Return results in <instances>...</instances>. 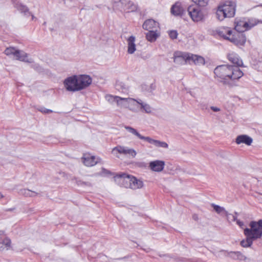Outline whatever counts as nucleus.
<instances>
[{
	"mask_svg": "<svg viewBox=\"0 0 262 262\" xmlns=\"http://www.w3.org/2000/svg\"><path fill=\"white\" fill-rule=\"evenodd\" d=\"M64 84L66 89L69 91H78V85L76 75H74L66 78L64 81Z\"/></svg>",
	"mask_w": 262,
	"mask_h": 262,
	"instance_id": "nucleus-12",
	"label": "nucleus"
},
{
	"mask_svg": "<svg viewBox=\"0 0 262 262\" xmlns=\"http://www.w3.org/2000/svg\"><path fill=\"white\" fill-rule=\"evenodd\" d=\"M210 109L215 112H220L221 111L220 108L216 107V106H211L210 107Z\"/></svg>",
	"mask_w": 262,
	"mask_h": 262,
	"instance_id": "nucleus-41",
	"label": "nucleus"
},
{
	"mask_svg": "<svg viewBox=\"0 0 262 262\" xmlns=\"http://www.w3.org/2000/svg\"><path fill=\"white\" fill-rule=\"evenodd\" d=\"M139 99H135L131 98L130 100H129V102L127 108H128L129 110L133 112H137L136 107L137 106V105L138 104L137 101L138 100H139Z\"/></svg>",
	"mask_w": 262,
	"mask_h": 262,
	"instance_id": "nucleus-34",
	"label": "nucleus"
},
{
	"mask_svg": "<svg viewBox=\"0 0 262 262\" xmlns=\"http://www.w3.org/2000/svg\"><path fill=\"white\" fill-rule=\"evenodd\" d=\"M165 165V162L163 161L155 160L149 163V167L154 171L161 172L163 170Z\"/></svg>",
	"mask_w": 262,
	"mask_h": 262,
	"instance_id": "nucleus-16",
	"label": "nucleus"
},
{
	"mask_svg": "<svg viewBox=\"0 0 262 262\" xmlns=\"http://www.w3.org/2000/svg\"><path fill=\"white\" fill-rule=\"evenodd\" d=\"M199 105H200V108L202 110L207 109V105L206 104L200 103Z\"/></svg>",
	"mask_w": 262,
	"mask_h": 262,
	"instance_id": "nucleus-42",
	"label": "nucleus"
},
{
	"mask_svg": "<svg viewBox=\"0 0 262 262\" xmlns=\"http://www.w3.org/2000/svg\"><path fill=\"white\" fill-rule=\"evenodd\" d=\"M216 34L225 39L228 40L232 33V31L229 28L224 27L216 31Z\"/></svg>",
	"mask_w": 262,
	"mask_h": 262,
	"instance_id": "nucleus-19",
	"label": "nucleus"
},
{
	"mask_svg": "<svg viewBox=\"0 0 262 262\" xmlns=\"http://www.w3.org/2000/svg\"><path fill=\"white\" fill-rule=\"evenodd\" d=\"M159 35L158 30H150L146 34V37L148 41L152 42L156 41Z\"/></svg>",
	"mask_w": 262,
	"mask_h": 262,
	"instance_id": "nucleus-25",
	"label": "nucleus"
},
{
	"mask_svg": "<svg viewBox=\"0 0 262 262\" xmlns=\"http://www.w3.org/2000/svg\"><path fill=\"white\" fill-rule=\"evenodd\" d=\"M190 59L189 64L194 63L195 65H204L205 63L204 58L196 55L192 54L189 53Z\"/></svg>",
	"mask_w": 262,
	"mask_h": 262,
	"instance_id": "nucleus-22",
	"label": "nucleus"
},
{
	"mask_svg": "<svg viewBox=\"0 0 262 262\" xmlns=\"http://www.w3.org/2000/svg\"><path fill=\"white\" fill-rule=\"evenodd\" d=\"M15 57L17 60L28 62H32L31 59L29 60L28 59L27 54L23 51L17 50Z\"/></svg>",
	"mask_w": 262,
	"mask_h": 262,
	"instance_id": "nucleus-26",
	"label": "nucleus"
},
{
	"mask_svg": "<svg viewBox=\"0 0 262 262\" xmlns=\"http://www.w3.org/2000/svg\"><path fill=\"white\" fill-rule=\"evenodd\" d=\"M227 256L233 260H238L239 261H247L250 260L247 256L244 255L240 251H230L227 253Z\"/></svg>",
	"mask_w": 262,
	"mask_h": 262,
	"instance_id": "nucleus-18",
	"label": "nucleus"
},
{
	"mask_svg": "<svg viewBox=\"0 0 262 262\" xmlns=\"http://www.w3.org/2000/svg\"><path fill=\"white\" fill-rule=\"evenodd\" d=\"M78 85V91L88 87L92 82L91 77L87 75L76 76Z\"/></svg>",
	"mask_w": 262,
	"mask_h": 262,
	"instance_id": "nucleus-11",
	"label": "nucleus"
},
{
	"mask_svg": "<svg viewBox=\"0 0 262 262\" xmlns=\"http://www.w3.org/2000/svg\"><path fill=\"white\" fill-rule=\"evenodd\" d=\"M246 23L247 24V25H246L247 30H249L257 24L259 23L262 24V21L254 18H249L247 19H246Z\"/></svg>",
	"mask_w": 262,
	"mask_h": 262,
	"instance_id": "nucleus-27",
	"label": "nucleus"
},
{
	"mask_svg": "<svg viewBox=\"0 0 262 262\" xmlns=\"http://www.w3.org/2000/svg\"><path fill=\"white\" fill-rule=\"evenodd\" d=\"M192 1L200 7H205L209 2V0H192Z\"/></svg>",
	"mask_w": 262,
	"mask_h": 262,
	"instance_id": "nucleus-37",
	"label": "nucleus"
},
{
	"mask_svg": "<svg viewBox=\"0 0 262 262\" xmlns=\"http://www.w3.org/2000/svg\"><path fill=\"white\" fill-rule=\"evenodd\" d=\"M120 97L118 96H114L112 95H106L105 96L106 100L111 103H113L114 102H116L117 104L118 101H119L120 100Z\"/></svg>",
	"mask_w": 262,
	"mask_h": 262,
	"instance_id": "nucleus-35",
	"label": "nucleus"
},
{
	"mask_svg": "<svg viewBox=\"0 0 262 262\" xmlns=\"http://www.w3.org/2000/svg\"><path fill=\"white\" fill-rule=\"evenodd\" d=\"M184 9L180 2H177L171 8V13L175 16H181L183 14Z\"/></svg>",
	"mask_w": 262,
	"mask_h": 262,
	"instance_id": "nucleus-23",
	"label": "nucleus"
},
{
	"mask_svg": "<svg viewBox=\"0 0 262 262\" xmlns=\"http://www.w3.org/2000/svg\"><path fill=\"white\" fill-rule=\"evenodd\" d=\"M19 194L26 197H34L37 195V193L27 189H21L18 192Z\"/></svg>",
	"mask_w": 262,
	"mask_h": 262,
	"instance_id": "nucleus-29",
	"label": "nucleus"
},
{
	"mask_svg": "<svg viewBox=\"0 0 262 262\" xmlns=\"http://www.w3.org/2000/svg\"><path fill=\"white\" fill-rule=\"evenodd\" d=\"M245 235L246 236V238L241 242V245L244 248L250 247L252 245L253 241L254 239L247 234H245Z\"/></svg>",
	"mask_w": 262,
	"mask_h": 262,
	"instance_id": "nucleus-30",
	"label": "nucleus"
},
{
	"mask_svg": "<svg viewBox=\"0 0 262 262\" xmlns=\"http://www.w3.org/2000/svg\"><path fill=\"white\" fill-rule=\"evenodd\" d=\"M11 240L5 235L4 231H0V250H8L11 248Z\"/></svg>",
	"mask_w": 262,
	"mask_h": 262,
	"instance_id": "nucleus-13",
	"label": "nucleus"
},
{
	"mask_svg": "<svg viewBox=\"0 0 262 262\" xmlns=\"http://www.w3.org/2000/svg\"><path fill=\"white\" fill-rule=\"evenodd\" d=\"M4 198V195L0 192V199Z\"/></svg>",
	"mask_w": 262,
	"mask_h": 262,
	"instance_id": "nucleus-46",
	"label": "nucleus"
},
{
	"mask_svg": "<svg viewBox=\"0 0 262 262\" xmlns=\"http://www.w3.org/2000/svg\"><path fill=\"white\" fill-rule=\"evenodd\" d=\"M72 180H74L75 181V183L78 186H82V185H86V186H91V184L89 182H83V181L78 179V178H77L76 177H73L72 179Z\"/></svg>",
	"mask_w": 262,
	"mask_h": 262,
	"instance_id": "nucleus-38",
	"label": "nucleus"
},
{
	"mask_svg": "<svg viewBox=\"0 0 262 262\" xmlns=\"http://www.w3.org/2000/svg\"><path fill=\"white\" fill-rule=\"evenodd\" d=\"M234 24V29L237 32L243 33L244 31H247V28L246 27L247 24L246 23L245 18L236 19Z\"/></svg>",
	"mask_w": 262,
	"mask_h": 262,
	"instance_id": "nucleus-15",
	"label": "nucleus"
},
{
	"mask_svg": "<svg viewBox=\"0 0 262 262\" xmlns=\"http://www.w3.org/2000/svg\"><path fill=\"white\" fill-rule=\"evenodd\" d=\"M227 58L234 64L233 66L239 68V67H242L243 66L242 60L239 57L238 54L235 52H231L229 53L227 55Z\"/></svg>",
	"mask_w": 262,
	"mask_h": 262,
	"instance_id": "nucleus-14",
	"label": "nucleus"
},
{
	"mask_svg": "<svg viewBox=\"0 0 262 262\" xmlns=\"http://www.w3.org/2000/svg\"><path fill=\"white\" fill-rule=\"evenodd\" d=\"M116 178L119 179L122 185L126 188L136 190L140 189L143 186V183L141 180L125 173L118 174Z\"/></svg>",
	"mask_w": 262,
	"mask_h": 262,
	"instance_id": "nucleus-2",
	"label": "nucleus"
},
{
	"mask_svg": "<svg viewBox=\"0 0 262 262\" xmlns=\"http://www.w3.org/2000/svg\"><path fill=\"white\" fill-rule=\"evenodd\" d=\"M211 206L213 207V209L215 211V212L217 213L223 214L227 217H228L229 213L226 210V209L224 207L217 205H215L214 204H212Z\"/></svg>",
	"mask_w": 262,
	"mask_h": 262,
	"instance_id": "nucleus-28",
	"label": "nucleus"
},
{
	"mask_svg": "<svg viewBox=\"0 0 262 262\" xmlns=\"http://www.w3.org/2000/svg\"><path fill=\"white\" fill-rule=\"evenodd\" d=\"M142 27L144 29L148 31L158 30L159 24L152 19H148L144 21Z\"/></svg>",
	"mask_w": 262,
	"mask_h": 262,
	"instance_id": "nucleus-17",
	"label": "nucleus"
},
{
	"mask_svg": "<svg viewBox=\"0 0 262 262\" xmlns=\"http://www.w3.org/2000/svg\"><path fill=\"white\" fill-rule=\"evenodd\" d=\"M114 6L120 11L126 13L135 11L137 9L136 5L127 0H119L115 2Z\"/></svg>",
	"mask_w": 262,
	"mask_h": 262,
	"instance_id": "nucleus-7",
	"label": "nucleus"
},
{
	"mask_svg": "<svg viewBox=\"0 0 262 262\" xmlns=\"http://www.w3.org/2000/svg\"><path fill=\"white\" fill-rule=\"evenodd\" d=\"M250 228L244 230V234H247L254 240L260 238L262 236V220L258 221H251L249 223Z\"/></svg>",
	"mask_w": 262,
	"mask_h": 262,
	"instance_id": "nucleus-4",
	"label": "nucleus"
},
{
	"mask_svg": "<svg viewBox=\"0 0 262 262\" xmlns=\"http://www.w3.org/2000/svg\"><path fill=\"white\" fill-rule=\"evenodd\" d=\"M187 11L189 15L194 22L203 21L205 20L206 16V13L205 11L193 6L188 7Z\"/></svg>",
	"mask_w": 262,
	"mask_h": 262,
	"instance_id": "nucleus-6",
	"label": "nucleus"
},
{
	"mask_svg": "<svg viewBox=\"0 0 262 262\" xmlns=\"http://www.w3.org/2000/svg\"><path fill=\"white\" fill-rule=\"evenodd\" d=\"M229 40L238 47L244 46L246 41V37L244 33L232 31Z\"/></svg>",
	"mask_w": 262,
	"mask_h": 262,
	"instance_id": "nucleus-10",
	"label": "nucleus"
},
{
	"mask_svg": "<svg viewBox=\"0 0 262 262\" xmlns=\"http://www.w3.org/2000/svg\"><path fill=\"white\" fill-rule=\"evenodd\" d=\"M173 62L178 65L189 63L190 59L189 53L177 51L173 54Z\"/></svg>",
	"mask_w": 262,
	"mask_h": 262,
	"instance_id": "nucleus-9",
	"label": "nucleus"
},
{
	"mask_svg": "<svg viewBox=\"0 0 262 262\" xmlns=\"http://www.w3.org/2000/svg\"><path fill=\"white\" fill-rule=\"evenodd\" d=\"M252 138L246 135H239L235 139V142L237 144L244 143L249 146L252 144Z\"/></svg>",
	"mask_w": 262,
	"mask_h": 262,
	"instance_id": "nucleus-20",
	"label": "nucleus"
},
{
	"mask_svg": "<svg viewBox=\"0 0 262 262\" xmlns=\"http://www.w3.org/2000/svg\"><path fill=\"white\" fill-rule=\"evenodd\" d=\"M112 153L118 158H119L118 154L129 156L132 158H135L137 155V152L133 148L121 145H118L113 148Z\"/></svg>",
	"mask_w": 262,
	"mask_h": 262,
	"instance_id": "nucleus-8",
	"label": "nucleus"
},
{
	"mask_svg": "<svg viewBox=\"0 0 262 262\" xmlns=\"http://www.w3.org/2000/svg\"><path fill=\"white\" fill-rule=\"evenodd\" d=\"M17 50L13 47H9L6 48L5 50V54L7 56H15Z\"/></svg>",
	"mask_w": 262,
	"mask_h": 262,
	"instance_id": "nucleus-36",
	"label": "nucleus"
},
{
	"mask_svg": "<svg viewBox=\"0 0 262 262\" xmlns=\"http://www.w3.org/2000/svg\"><path fill=\"white\" fill-rule=\"evenodd\" d=\"M215 78L223 84L229 85L240 79L243 72L237 67L229 64L217 66L214 70Z\"/></svg>",
	"mask_w": 262,
	"mask_h": 262,
	"instance_id": "nucleus-1",
	"label": "nucleus"
},
{
	"mask_svg": "<svg viewBox=\"0 0 262 262\" xmlns=\"http://www.w3.org/2000/svg\"><path fill=\"white\" fill-rule=\"evenodd\" d=\"M99 158L96 160L95 156L90 155H84L83 157V162L86 166H93L96 165L98 162Z\"/></svg>",
	"mask_w": 262,
	"mask_h": 262,
	"instance_id": "nucleus-21",
	"label": "nucleus"
},
{
	"mask_svg": "<svg viewBox=\"0 0 262 262\" xmlns=\"http://www.w3.org/2000/svg\"><path fill=\"white\" fill-rule=\"evenodd\" d=\"M130 99L131 98L129 97L123 98L120 97L119 102H117V106L120 107L127 108L129 102V100H130Z\"/></svg>",
	"mask_w": 262,
	"mask_h": 262,
	"instance_id": "nucleus-33",
	"label": "nucleus"
},
{
	"mask_svg": "<svg viewBox=\"0 0 262 262\" xmlns=\"http://www.w3.org/2000/svg\"><path fill=\"white\" fill-rule=\"evenodd\" d=\"M38 110L43 114H49L53 112L52 110L47 109L45 107H41L39 108Z\"/></svg>",
	"mask_w": 262,
	"mask_h": 262,
	"instance_id": "nucleus-40",
	"label": "nucleus"
},
{
	"mask_svg": "<svg viewBox=\"0 0 262 262\" xmlns=\"http://www.w3.org/2000/svg\"><path fill=\"white\" fill-rule=\"evenodd\" d=\"M137 102L139 105H140L141 109L145 113L147 114L151 113L152 108L148 104L143 102L141 99H139Z\"/></svg>",
	"mask_w": 262,
	"mask_h": 262,
	"instance_id": "nucleus-31",
	"label": "nucleus"
},
{
	"mask_svg": "<svg viewBox=\"0 0 262 262\" xmlns=\"http://www.w3.org/2000/svg\"><path fill=\"white\" fill-rule=\"evenodd\" d=\"M235 13V4L231 1H226L220 5L217 9L216 15L220 20H223L226 17H233Z\"/></svg>",
	"mask_w": 262,
	"mask_h": 262,
	"instance_id": "nucleus-3",
	"label": "nucleus"
},
{
	"mask_svg": "<svg viewBox=\"0 0 262 262\" xmlns=\"http://www.w3.org/2000/svg\"><path fill=\"white\" fill-rule=\"evenodd\" d=\"M229 215H231V216H232V221H236H236H237V220H238L237 219V217H236V216H235V215H232V214H230V213H229Z\"/></svg>",
	"mask_w": 262,
	"mask_h": 262,
	"instance_id": "nucleus-44",
	"label": "nucleus"
},
{
	"mask_svg": "<svg viewBox=\"0 0 262 262\" xmlns=\"http://www.w3.org/2000/svg\"><path fill=\"white\" fill-rule=\"evenodd\" d=\"M135 40L134 36H130L127 39V52L129 54H133L136 50Z\"/></svg>",
	"mask_w": 262,
	"mask_h": 262,
	"instance_id": "nucleus-24",
	"label": "nucleus"
},
{
	"mask_svg": "<svg viewBox=\"0 0 262 262\" xmlns=\"http://www.w3.org/2000/svg\"><path fill=\"white\" fill-rule=\"evenodd\" d=\"M169 35L171 39H174L177 38L178 33L176 31L172 30L169 32Z\"/></svg>",
	"mask_w": 262,
	"mask_h": 262,
	"instance_id": "nucleus-39",
	"label": "nucleus"
},
{
	"mask_svg": "<svg viewBox=\"0 0 262 262\" xmlns=\"http://www.w3.org/2000/svg\"><path fill=\"white\" fill-rule=\"evenodd\" d=\"M15 7L21 13H24L25 15L29 16L31 14L28 8L26 6L17 3L15 5Z\"/></svg>",
	"mask_w": 262,
	"mask_h": 262,
	"instance_id": "nucleus-32",
	"label": "nucleus"
},
{
	"mask_svg": "<svg viewBox=\"0 0 262 262\" xmlns=\"http://www.w3.org/2000/svg\"><path fill=\"white\" fill-rule=\"evenodd\" d=\"M30 15H32V19H33L35 18L34 16L33 15H32L31 14Z\"/></svg>",
	"mask_w": 262,
	"mask_h": 262,
	"instance_id": "nucleus-47",
	"label": "nucleus"
},
{
	"mask_svg": "<svg viewBox=\"0 0 262 262\" xmlns=\"http://www.w3.org/2000/svg\"><path fill=\"white\" fill-rule=\"evenodd\" d=\"M236 223H237V224L239 226H240V227H242V226H244V222H242V221H239V220H237V221H236Z\"/></svg>",
	"mask_w": 262,
	"mask_h": 262,
	"instance_id": "nucleus-43",
	"label": "nucleus"
},
{
	"mask_svg": "<svg viewBox=\"0 0 262 262\" xmlns=\"http://www.w3.org/2000/svg\"><path fill=\"white\" fill-rule=\"evenodd\" d=\"M125 128L130 133L138 137L140 139L145 140L149 143L153 144L156 147L168 148V145L165 142L155 140L149 137L143 136L136 129L130 126H125Z\"/></svg>",
	"mask_w": 262,
	"mask_h": 262,
	"instance_id": "nucleus-5",
	"label": "nucleus"
},
{
	"mask_svg": "<svg viewBox=\"0 0 262 262\" xmlns=\"http://www.w3.org/2000/svg\"><path fill=\"white\" fill-rule=\"evenodd\" d=\"M102 171H103V172H104V173L107 172V170L104 168L102 169Z\"/></svg>",
	"mask_w": 262,
	"mask_h": 262,
	"instance_id": "nucleus-45",
	"label": "nucleus"
}]
</instances>
